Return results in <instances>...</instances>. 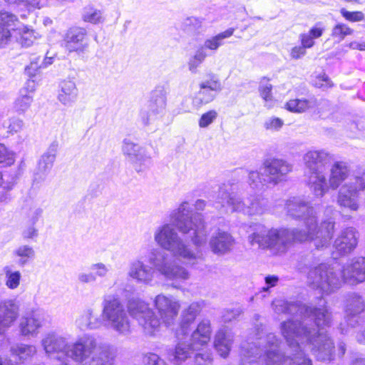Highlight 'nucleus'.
<instances>
[{
  "label": "nucleus",
  "instance_id": "f257e3e1",
  "mask_svg": "<svg viewBox=\"0 0 365 365\" xmlns=\"http://www.w3.org/2000/svg\"><path fill=\"white\" fill-rule=\"evenodd\" d=\"M317 302L310 305L282 299H276L272 303L276 314H291L296 318L281 324V331L289 349L297 352L294 359H292L294 365H312L302 346L309 349L319 361L334 359V343L327 331L331 324V313L322 296L317 297Z\"/></svg>",
  "mask_w": 365,
  "mask_h": 365
},
{
  "label": "nucleus",
  "instance_id": "f03ea898",
  "mask_svg": "<svg viewBox=\"0 0 365 365\" xmlns=\"http://www.w3.org/2000/svg\"><path fill=\"white\" fill-rule=\"evenodd\" d=\"M170 218L172 224L165 223L155 230V242L174 257L194 266L202 260V255L199 251L192 250L178 235L175 227L197 248L203 246L207 243L209 230L202 215L195 212L189 202L184 201L178 209L171 212Z\"/></svg>",
  "mask_w": 365,
  "mask_h": 365
},
{
  "label": "nucleus",
  "instance_id": "7ed1b4c3",
  "mask_svg": "<svg viewBox=\"0 0 365 365\" xmlns=\"http://www.w3.org/2000/svg\"><path fill=\"white\" fill-rule=\"evenodd\" d=\"M101 318L94 316L91 309L83 312L76 324L81 331L99 329L103 324L119 335L131 333L129 315L135 319L148 335L158 331L160 322L153 310L144 301L137 297L128 299L127 310L120 300L114 296H106L102 303Z\"/></svg>",
  "mask_w": 365,
  "mask_h": 365
},
{
  "label": "nucleus",
  "instance_id": "20e7f679",
  "mask_svg": "<svg viewBox=\"0 0 365 365\" xmlns=\"http://www.w3.org/2000/svg\"><path fill=\"white\" fill-rule=\"evenodd\" d=\"M41 344L48 356L56 355L62 363L71 359L78 365H114L116 356L113 346L98 341L91 334H84L70 344L65 337L50 333L41 340Z\"/></svg>",
  "mask_w": 365,
  "mask_h": 365
},
{
  "label": "nucleus",
  "instance_id": "39448f33",
  "mask_svg": "<svg viewBox=\"0 0 365 365\" xmlns=\"http://www.w3.org/2000/svg\"><path fill=\"white\" fill-rule=\"evenodd\" d=\"M153 267L145 264L141 259L130 262L128 275L138 282L149 284L156 271L166 280L170 281L172 286L177 289L182 287L190 277L189 272L183 267L177 264L169 254L158 249H153L148 258Z\"/></svg>",
  "mask_w": 365,
  "mask_h": 365
},
{
  "label": "nucleus",
  "instance_id": "423d86ee",
  "mask_svg": "<svg viewBox=\"0 0 365 365\" xmlns=\"http://www.w3.org/2000/svg\"><path fill=\"white\" fill-rule=\"evenodd\" d=\"M250 229L252 233L247 237L249 243L262 250H269L274 255L287 252L294 242L312 241L310 234L299 228L267 229L261 223H254Z\"/></svg>",
  "mask_w": 365,
  "mask_h": 365
},
{
  "label": "nucleus",
  "instance_id": "0eeeda50",
  "mask_svg": "<svg viewBox=\"0 0 365 365\" xmlns=\"http://www.w3.org/2000/svg\"><path fill=\"white\" fill-rule=\"evenodd\" d=\"M279 344L272 333L266 336L257 334L255 341L242 344L240 365H294L292 359L297 352L290 350V355L285 357L279 351Z\"/></svg>",
  "mask_w": 365,
  "mask_h": 365
},
{
  "label": "nucleus",
  "instance_id": "6e6552de",
  "mask_svg": "<svg viewBox=\"0 0 365 365\" xmlns=\"http://www.w3.org/2000/svg\"><path fill=\"white\" fill-rule=\"evenodd\" d=\"M284 208L289 216L304 221L305 229L302 230L310 234V239L317 249L327 247L330 244L335 224L332 219L323 221L318 227L315 208L299 197H292L287 200Z\"/></svg>",
  "mask_w": 365,
  "mask_h": 365
},
{
  "label": "nucleus",
  "instance_id": "1a4fd4ad",
  "mask_svg": "<svg viewBox=\"0 0 365 365\" xmlns=\"http://www.w3.org/2000/svg\"><path fill=\"white\" fill-rule=\"evenodd\" d=\"M339 190L337 204L350 211H357L359 208V196L365 190V177L361 174H350L346 163L336 162L330 170L328 188Z\"/></svg>",
  "mask_w": 365,
  "mask_h": 365
},
{
  "label": "nucleus",
  "instance_id": "9d476101",
  "mask_svg": "<svg viewBox=\"0 0 365 365\" xmlns=\"http://www.w3.org/2000/svg\"><path fill=\"white\" fill-rule=\"evenodd\" d=\"M213 206L221 212H236L248 216L262 215L268 210L266 200L252 195L244 200L233 192L230 183L220 187Z\"/></svg>",
  "mask_w": 365,
  "mask_h": 365
},
{
  "label": "nucleus",
  "instance_id": "9b49d317",
  "mask_svg": "<svg viewBox=\"0 0 365 365\" xmlns=\"http://www.w3.org/2000/svg\"><path fill=\"white\" fill-rule=\"evenodd\" d=\"M212 328L210 321L207 319L201 320L196 329L189 336H178V330L176 336L178 342L173 349L168 351V359L175 365H180L190 358L195 351L200 350L210 341Z\"/></svg>",
  "mask_w": 365,
  "mask_h": 365
},
{
  "label": "nucleus",
  "instance_id": "f8f14e48",
  "mask_svg": "<svg viewBox=\"0 0 365 365\" xmlns=\"http://www.w3.org/2000/svg\"><path fill=\"white\" fill-rule=\"evenodd\" d=\"M292 165L287 160L278 158H268L263 160L259 171L249 173L248 182L256 190H262L264 186H275L286 180L292 171Z\"/></svg>",
  "mask_w": 365,
  "mask_h": 365
},
{
  "label": "nucleus",
  "instance_id": "ddd939ff",
  "mask_svg": "<svg viewBox=\"0 0 365 365\" xmlns=\"http://www.w3.org/2000/svg\"><path fill=\"white\" fill-rule=\"evenodd\" d=\"M305 176L308 185L316 197H322L328 192V182L326 178L327 164L329 157L327 152L310 150L304 156Z\"/></svg>",
  "mask_w": 365,
  "mask_h": 365
},
{
  "label": "nucleus",
  "instance_id": "4468645a",
  "mask_svg": "<svg viewBox=\"0 0 365 365\" xmlns=\"http://www.w3.org/2000/svg\"><path fill=\"white\" fill-rule=\"evenodd\" d=\"M307 284L322 294L329 295L339 290L345 282L339 265L321 263L309 269Z\"/></svg>",
  "mask_w": 365,
  "mask_h": 365
},
{
  "label": "nucleus",
  "instance_id": "2eb2a0df",
  "mask_svg": "<svg viewBox=\"0 0 365 365\" xmlns=\"http://www.w3.org/2000/svg\"><path fill=\"white\" fill-rule=\"evenodd\" d=\"M344 319L348 327L355 328L360 327L356 334V340L365 344V315H359L365 312V299L356 292L348 293L344 302Z\"/></svg>",
  "mask_w": 365,
  "mask_h": 365
},
{
  "label": "nucleus",
  "instance_id": "dca6fc26",
  "mask_svg": "<svg viewBox=\"0 0 365 365\" xmlns=\"http://www.w3.org/2000/svg\"><path fill=\"white\" fill-rule=\"evenodd\" d=\"M166 91L163 86L156 87L150 93L147 105L141 108L139 119L144 125H148L155 120L162 118L166 110Z\"/></svg>",
  "mask_w": 365,
  "mask_h": 365
},
{
  "label": "nucleus",
  "instance_id": "f3484780",
  "mask_svg": "<svg viewBox=\"0 0 365 365\" xmlns=\"http://www.w3.org/2000/svg\"><path fill=\"white\" fill-rule=\"evenodd\" d=\"M122 152L137 173L145 172L153 165L152 158L147 149L130 138L123 139Z\"/></svg>",
  "mask_w": 365,
  "mask_h": 365
},
{
  "label": "nucleus",
  "instance_id": "a211bd4d",
  "mask_svg": "<svg viewBox=\"0 0 365 365\" xmlns=\"http://www.w3.org/2000/svg\"><path fill=\"white\" fill-rule=\"evenodd\" d=\"M199 87L200 89L193 99V103L197 106L212 102L217 94L222 90L220 79L213 73L208 74L207 78L203 80L199 84Z\"/></svg>",
  "mask_w": 365,
  "mask_h": 365
},
{
  "label": "nucleus",
  "instance_id": "6ab92c4d",
  "mask_svg": "<svg viewBox=\"0 0 365 365\" xmlns=\"http://www.w3.org/2000/svg\"><path fill=\"white\" fill-rule=\"evenodd\" d=\"M154 304L163 322L167 327L173 325L180 307L179 302L172 296L158 294L155 298Z\"/></svg>",
  "mask_w": 365,
  "mask_h": 365
},
{
  "label": "nucleus",
  "instance_id": "aec40b11",
  "mask_svg": "<svg viewBox=\"0 0 365 365\" xmlns=\"http://www.w3.org/2000/svg\"><path fill=\"white\" fill-rule=\"evenodd\" d=\"M63 41L65 48L68 52H76L78 54L84 53L89 46L87 31L81 27L68 29Z\"/></svg>",
  "mask_w": 365,
  "mask_h": 365
},
{
  "label": "nucleus",
  "instance_id": "412c9836",
  "mask_svg": "<svg viewBox=\"0 0 365 365\" xmlns=\"http://www.w3.org/2000/svg\"><path fill=\"white\" fill-rule=\"evenodd\" d=\"M345 284L356 285L365 281V257H357L350 259L341 267Z\"/></svg>",
  "mask_w": 365,
  "mask_h": 365
},
{
  "label": "nucleus",
  "instance_id": "4be33fe9",
  "mask_svg": "<svg viewBox=\"0 0 365 365\" xmlns=\"http://www.w3.org/2000/svg\"><path fill=\"white\" fill-rule=\"evenodd\" d=\"M359 237L356 228L346 227L341 230L334 240V247L340 255H348L356 247Z\"/></svg>",
  "mask_w": 365,
  "mask_h": 365
},
{
  "label": "nucleus",
  "instance_id": "5701e85b",
  "mask_svg": "<svg viewBox=\"0 0 365 365\" xmlns=\"http://www.w3.org/2000/svg\"><path fill=\"white\" fill-rule=\"evenodd\" d=\"M235 243L234 237L227 232L218 229L213 232L209 240L211 252L217 256L230 253Z\"/></svg>",
  "mask_w": 365,
  "mask_h": 365
},
{
  "label": "nucleus",
  "instance_id": "b1692460",
  "mask_svg": "<svg viewBox=\"0 0 365 365\" xmlns=\"http://www.w3.org/2000/svg\"><path fill=\"white\" fill-rule=\"evenodd\" d=\"M58 148V143L54 140L50 144L47 150L41 155L34 173V181L38 182L46 179L53 165Z\"/></svg>",
  "mask_w": 365,
  "mask_h": 365
},
{
  "label": "nucleus",
  "instance_id": "393cba45",
  "mask_svg": "<svg viewBox=\"0 0 365 365\" xmlns=\"http://www.w3.org/2000/svg\"><path fill=\"white\" fill-rule=\"evenodd\" d=\"M18 312L19 307L14 300L0 299V335L15 322Z\"/></svg>",
  "mask_w": 365,
  "mask_h": 365
},
{
  "label": "nucleus",
  "instance_id": "a878e982",
  "mask_svg": "<svg viewBox=\"0 0 365 365\" xmlns=\"http://www.w3.org/2000/svg\"><path fill=\"white\" fill-rule=\"evenodd\" d=\"M205 306V302L200 300L194 302L182 312V319L178 330V336L187 335L190 332V327L194 322L197 316L200 314Z\"/></svg>",
  "mask_w": 365,
  "mask_h": 365
},
{
  "label": "nucleus",
  "instance_id": "bb28decb",
  "mask_svg": "<svg viewBox=\"0 0 365 365\" xmlns=\"http://www.w3.org/2000/svg\"><path fill=\"white\" fill-rule=\"evenodd\" d=\"M44 314L41 311L32 312L28 316L22 318L20 323L21 333L24 336L36 335L41 327Z\"/></svg>",
  "mask_w": 365,
  "mask_h": 365
},
{
  "label": "nucleus",
  "instance_id": "cd10ccee",
  "mask_svg": "<svg viewBox=\"0 0 365 365\" xmlns=\"http://www.w3.org/2000/svg\"><path fill=\"white\" fill-rule=\"evenodd\" d=\"M78 90L76 83L71 80H64L59 84L58 101L66 107H71L76 102Z\"/></svg>",
  "mask_w": 365,
  "mask_h": 365
},
{
  "label": "nucleus",
  "instance_id": "c85d7f7f",
  "mask_svg": "<svg viewBox=\"0 0 365 365\" xmlns=\"http://www.w3.org/2000/svg\"><path fill=\"white\" fill-rule=\"evenodd\" d=\"M233 342V335L227 329H220L215 334L214 345L217 353L223 358H226L230 351Z\"/></svg>",
  "mask_w": 365,
  "mask_h": 365
},
{
  "label": "nucleus",
  "instance_id": "c756f323",
  "mask_svg": "<svg viewBox=\"0 0 365 365\" xmlns=\"http://www.w3.org/2000/svg\"><path fill=\"white\" fill-rule=\"evenodd\" d=\"M235 29L232 28L228 29L226 31L221 32L214 36L207 38L203 44L200 45L199 47L203 48V51H210L215 53L221 46L224 43V40L233 35Z\"/></svg>",
  "mask_w": 365,
  "mask_h": 365
},
{
  "label": "nucleus",
  "instance_id": "7c9ffc66",
  "mask_svg": "<svg viewBox=\"0 0 365 365\" xmlns=\"http://www.w3.org/2000/svg\"><path fill=\"white\" fill-rule=\"evenodd\" d=\"M52 63V57L42 55L32 56L30 58V64L25 68V73L32 78L37 75L40 68L47 67Z\"/></svg>",
  "mask_w": 365,
  "mask_h": 365
},
{
  "label": "nucleus",
  "instance_id": "2f4dec72",
  "mask_svg": "<svg viewBox=\"0 0 365 365\" xmlns=\"http://www.w3.org/2000/svg\"><path fill=\"white\" fill-rule=\"evenodd\" d=\"M28 86L34 90V80L29 79ZM32 101V91H29L27 89H22L14 102V108L18 113H24L30 107Z\"/></svg>",
  "mask_w": 365,
  "mask_h": 365
},
{
  "label": "nucleus",
  "instance_id": "473e14b6",
  "mask_svg": "<svg viewBox=\"0 0 365 365\" xmlns=\"http://www.w3.org/2000/svg\"><path fill=\"white\" fill-rule=\"evenodd\" d=\"M316 106V100L314 98H295L289 100L285 105V108L290 112L303 113L307 109Z\"/></svg>",
  "mask_w": 365,
  "mask_h": 365
},
{
  "label": "nucleus",
  "instance_id": "72a5a7b5",
  "mask_svg": "<svg viewBox=\"0 0 365 365\" xmlns=\"http://www.w3.org/2000/svg\"><path fill=\"white\" fill-rule=\"evenodd\" d=\"M13 356H17L19 361H24L31 359L36 353V349L33 345L15 344L10 348Z\"/></svg>",
  "mask_w": 365,
  "mask_h": 365
},
{
  "label": "nucleus",
  "instance_id": "f704fd0d",
  "mask_svg": "<svg viewBox=\"0 0 365 365\" xmlns=\"http://www.w3.org/2000/svg\"><path fill=\"white\" fill-rule=\"evenodd\" d=\"M208 56H210L208 52L203 51V48L198 46L194 54L189 58L187 61L188 70L192 73L196 74L198 72V68Z\"/></svg>",
  "mask_w": 365,
  "mask_h": 365
},
{
  "label": "nucleus",
  "instance_id": "c9c22d12",
  "mask_svg": "<svg viewBox=\"0 0 365 365\" xmlns=\"http://www.w3.org/2000/svg\"><path fill=\"white\" fill-rule=\"evenodd\" d=\"M5 274V284L11 289H16L19 284L21 278V274L19 271H14L11 266H5L3 269Z\"/></svg>",
  "mask_w": 365,
  "mask_h": 365
},
{
  "label": "nucleus",
  "instance_id": "e433bc0d",
  "mask_svg": "<svg viewBox=\"0 0 365 365\" xmlns=\"http://www.w3.org/2000/svg\"><path fill=\"white\" fill-rule=\"evenodd\" d=\"M14 254L20 257L18 264L21 267L25 266L30 259H33L35 256L34 249L29 245H21L16 249Z\"/></svg>",
  "mask_w": 365,
  "mask_h": 365
},
{
  "label": "nucleus",
  "instance_id": "4c0bfd02",
  "mask_svg": "<svg viewBox=\"0 0 365 365\" xmlns=\"http://www.w3.org/2000/svg\"><path fill=\"white\" fill-rule=\"evenodd\" d=\"M19 21L17 17L6 11H0V29L8 28L9 31L15 30Z\"/></svg>",
  "mask_w": 365,
  "mask_h": 365
},
{
  "label": "nucleus",
  "instance_id": "58836bf2",
  "mask_svg": "<svg viewBox=\"0 0 365 365\" xmlns=\"http://www.w3.org/2000/svg\"><path fill=\"white\" fill-rule=\"evenodd\" d=\"M90 271H91L94 276V279L96 282L98 279H106L110 274V266L103 262L93 263L90 266Z\"/></svg>",
  "mask_w": 365,
  "mask_h": 365
},
{
  "label": "nucleus",
  "instance_id": "ea45409f",
  "mask_svg": "<svg viewBox=\"0 0 365 365\" xmlns=\"http://www.w3.org/2000/svg\"><path fill=\"white\" fill-rule=\"evenodd\" d=\"M83 19L84 21L96 24L103 21L102 13L93 7H86L83 13Z\"/></svg>",
  "mask_w": 365,
  "mask_h": 365
},
{
  "label": "nucleus",
  "instance_id": "a19ab883",
  "mask_svg": "<svg viewBox=\"0 0 365 365\" xmlns=\"http://www.w3.org/2000/svg\"><path fill=\"white\" fill-rule=\"evenodd\" d=\"M19 173L16 170L11 171V173L0 172V187L4 189L11 190L16 182Z\"/></svg>",
  "mask_w": 365,
  "mask_h": 365
},
{
  "label": "nucleus",
  "instance_id": "79ce46f5",
  "mask_svg": "<svg viewBox=\"0 0 365 365\" xmlns=\"http://www.w3.org/2000/svg\"><path fill=\"white\" fill-rule=\"evenodd\" d=\"M142 361L145 365H168L164 359L150 351L143 354Z\"/></svg>",
  "mask_w": 365,
  "mask_h": 365
},
{
  "label": "nucleus",
  "instance_id": "37998d69",
  "mask_svg": "<svg viewBox=\"0 0 365 365\" xmlns=\"http://www.w3.org/2000/svg\"><path fill=\"white\" fill-rule=\"evenodd\" d=\"M353 34V30L344 24H337L332 29L331 36L337 38L339 41L343 40L345 36Z\"/></svg>",
  "mask_w": 365,
  "mask_h": 365
},
{
  "label": "nucleus",
  "instance_id": "c03bdc74",
  "mask_svg": "<svg viewBox=\"0 0 365 365\" xmlns=\"http://www.w3.org/2000/svg\"><path fill=\"white\" fill-rule=\"evenodd\" d=\"M7 4L15 5L20 9L40 8V0H4Z\"/></svg>",
  "mask_w": 365,
  "mask_h": 365
},
{
  "label": "nucleus",
  "instance_id": "a18cd8bd",
  "mask_svg": "<svg viewBox=\"0 0 365 365\" xmlns=\"http://www.w3.org/2000/svg\"><path fill=\"white\" fill-rule=\"evenodd\" d=\"M20 35L21 36L19 39V41L21 43V45L24 47L31 46L36 40L34 31L33 30L29 29L26 26L23 27L22 31L20 32Z\"/></svg>",
  "mask_w": 365,
  "mask_h": 365
},
{
  "label": "nucleus",
  "instance_id": "49530a36",
  "mask_svg": "<svg viewBox=\"0 0 365 365\" xmlns=\"http://www.w3.org/2000/svg\"><path fill=\"white\" fill-rule=\"evenodd\" d=\"M200 27L201 21L196 17H189L183 23V29L187 33L195 32Z\"/></svg>",
  "mask_w": 365,
  "mask_h": 365
},
{
  "label": "nucleus",
  "instance_id": "de8ad7c7",
  "mask_svg": "<svg viewBox=\"0 0 365 365\" xmlns=\"http://www.w3.org/2000/svg\"><path fill=\"white\" fill-rule=\"evenodd\" d=\"M340 13L346 20L351 22L361 21L364 18V14L361 11H349L345 9H341Z\"/></svg>",
  "mask_w": 365,
  "mask_h": 365
},
{
  "label": "nucleus",
  "instance_id": "09e8293b",
  "mask_svg": "<svg viewBox=\"0 0 365 365\" xmlns=\"http://www.w3.org/2000/svg\"><path fill=\"white\" fill-rule=\"evenodd\" d=\"M284 125V121L277 117H271L267 118L264 123L266 130L272 131L279 130Z\"/></svg>",
  "mask_w": 365,
  "mask_h": 365
},
{
  "label": "nucleus",
  "instance_id": "8fccbe9b",
  "mask_svg": "<svg viewBox=\"0 0 365 365\" xmlns=\"http://www.w3.org/2000/svg\"><path fill=\"white\" fill-rule=\"evenodd\" d=\"M272 86L268 82L262 81L260 83L259 91L261 97L264 100L265 102H269L272 101Z\"/></svg>",
  "mask_w": 365,
  "mask_h": 365
},
{
  "label": "nucleus",
  "instance_id": "3c124183",
  "mask_svg": "<svg viewBox=\"0 0 365 365\" xmlns=\"http://www.w3.org/2000/svg\"><path fill=\"white\" fill-rule=\"evenodd\" d=\"M217 116V113L214 110L205 113L200 118L199 126L200 128H207L216 119Z\"/></svg>",
  "mask_w": 365,
  "mask_h": 365
},
{
  "label": "nucleus",
  "instance_id": "603ef678",
  "mask_svg": "<svg viewBox=\"0 0 365 365\" xmlns=\"http://www.w3.org/2000/svg\"><path fill=\"white\" fill-rule=\"evenodd\" d=\"M14 161L13 154L8 150L4 145L0 143V164L10 165L13 164Z\"/></svg>",
  "mask_w": 365,
  "mask_h": 365
},
{
  "label": "nucleus",
  "instance_id": "864d4df0",
  "mask_svg": "<svg viewBox=\"0 0 365 365\" xmlns=\"http://www.w3.org/2000/svg\"><path fill=\"white\" fill-rule=\"evenodd\" d=\"M43 214V209L39 207H31L27 214V222L32 225H36L39 218Z\"/></svg>",
  "mask_w": 365,
  "mask_h": 365
},
{
  "label": "nucleus",
  "instance_id": "5fc2aeb1",
  "mask_svg": "<svg viewBox=\"0 0 365 365\" xmlns=\"http://www.w3.org/2000/svg\"><path fill=\"white\" fill-rule=\"evenodd\" d=\"M22 237L25 240L34 239L38 235V230L35 227V225L26 222L25 227L22 231Z\"/></svg>",
  "mask_w": 365,
  "mask_h": 365
},
{
  "label": "nucleus",
  "instance_id": "6e6d98bb",
  "mask_svg": "<svg viewBox=\"0 0 365 365\" xmlns=\"http://www.w3.org/2000/svg\"><path fill=\"white\" fill-rule=\"evenodd\" d=\"M331 113V106L329 101L322 100L318 105V113L322 118H327Z\"/></svg>",
  "mask_w": 365,
  "mask_h": 365
},
{
  "label": "nucleus",
  "instance_id": "4d7b16f0",
  "mask_svg": "<svg viewBox=\"0 0 365 365\" xmlns=\"http://www.w3.org/2000/svg\"><path fill=\"white\" fill-rule=\"evenodd\" d=\"M77 282L81 284H89L96 282L91 271L89 272H81L77 274Z\"/></svg>",
  "mask_w": 365,
  "mask_h": 365
},
{
  "label": "nucleus",
  "instance_id": "13d9d810",
  "mask_svg": "<svg viewBox=\"0 0 365 365\" xmlns=\"http://www.w3.org/2000/svg\"><path fill=\"white\" fill-rule=\"evenodd\" d=\"M197 365H212V359L209 353H197L195 356Z\"/></svg>",
  "mask_w": 365,
  "mask_h": 365
},
{
  "label": "nucleus",
  "instance_id": "bf43d9fd",
  "mask_svg": "<svg viewBox=\"0 0 365 365\" xmlns=\"http://www.w3.org/2000/svg\"><path fill=\"white\" fill-rule=\"evenodd\" d=\"M11 39V31L8 28L0 29V48L7 46Z\"/></svg>",
  "mask_w": 365,
  "mask_h": 365
},
{
  "label": "nucleus",
  "instance_id": "052dcab7",
  "mask_svg": "<svg viewBox=\"0 0 365 365\" xmlns=\"http://www.w3.org/2000/svg\"><path fill=\"white\" fill-rule=\"evenodd\" d=\"M240 314L241 310L240 309H226L225 310L222 318L225 322H229L240 316Z\"/></svg>",
  "mask_w": 365,
  "mask_h": 365
},
{
  "label": "nucleus",
  "instance_id": "680f3d73",
  "mask_svg": "<svg viewBox=\"0 0 365 365\" xmlns=\"http://www.w3.org/2000/svg\"><path fill=\"white\" fill-rule=\"evenodd\" d=\"M266 286L262 287V292H268L270 288L275 287L278 282L279 277L276 275H268L264 278Z\"/></svg>",
  "mask_w": 365,
  "mask_h": 365
},
{
  "label": "nucleus",
  "instance_id": "e2e57ef3",
  "mask_svg": "<svg viewBox=\"0 0 365 365\" xmlns=\"http://www.w3.org/2000/svg\"><path fill=\"white\" fill-rule=\"evenodd\" d=\"M299 38L301 40L302 46L305 48H309L314 44V38L310 34H309V33L301 34L299 35Z\"/></svg>",
  "mask_w": 365,
  "mask_h": 365
},
{
  "label": "nucleus",
  "instance_id": "0e129e2a",
  "mask_svg": "<svg viewBox=\"0 0 365 365\" xmlns=\"http://www.w3.org/2000/svg\"><path fill=\"white\" fill-rule=\"evenodd\" d=\"M324 31V28L322 26V23H317L313 26L309 31V34H310L313 38H319Z\"/></svg>",
  "mask_w": 365,
  "mask_h": 365
},
{
  "label": "nucleus",
  "instance_id": "69168bd1",
  "mask_svg": "<svg viewBox=\"0 0 365 365\" xmlns=\"http://www.w3.org/2000/svg\"><path fill=\"white\" fill-rule=\"evenodd\" d=\"M24 123L20 119H14L9 125V132L11 133H17L23 128Z\"/></svg>",
  "mask_w": 365,
  "mask_h": 365
},
{
  "label": "nucleus",
  "instance_id": "338daca9",
  "mask_svg": "<svg viewBox=\"0 0 365 365\" xmlns=\"http://www.w3.org/2000/svg\"><path fill=\"white\" fill-rule=\"evenodd\" d=\"M306 53V48L303 46H294L291 51V56L293 58L298 59L304 56Z\"/></svg>",
  "mask_w": 365,
  "mask_h": 365
},
{
  "label": "nucleus",
  "instance_id": "774afa93",
  "mask_svg": "<svg viewBox=\"0 0 365 365\" xmlns=\"http://www.w3.org/2000/svg\"><path fill=\"white\" fill-rule=\"evenodd\" d=\"M319 80L322 81V83L320 84H317V86L322 88H329L331 87L332 85L331 83L330 80L329 79L328 76L323 75L322 76L319 77Z\"/></svg>",
  "mask_w": 365,
  "mask_h": 365
}]
</instances>
